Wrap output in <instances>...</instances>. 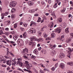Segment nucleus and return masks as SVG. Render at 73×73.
<instances>
[{"mask_svg": "<svg viewBox=\"0 0 73 73\" xmlns=\"http://www.w3.org/2000/svg\"><path fill=\"white\" fill-rule=\"evenodd\" d=\"M31 40L29 41V45H32V43L33 42V41L34 40L35 41H42V38H39V39L36 38V37L33 36L31 38H30Z\"/></svg>", "mask_w": 73, "mask_h": 73, "instance_id": "f257e3e1", "label": "nucleus"}, {"mask_svg": "<svg viewBox=\"0 0 73 73\" xmlns=\"http://www.w3.org/2000/svg\"><path fill=\"white\" fill-rule=\"evenodd\" d=\"M17 4L16 1H13L10 3V7H15Z\"/></svg>", "mask_w": 73, "mask_h": 73, "instance_id": "f03ea898", "label": "nucleus"}, {"mask_svg": "<svg viewBox=\"0 0 73 73\" xmlns=\"http://www.w3.org/2000/svg\"><path fill=\"white\" fill-rule=\"evenodd\" d=\"M62 30V28L59 27L57 29H55V32H57L58 33H60Z\"/></svg>", "mask_w": 73, "mask_h": 73, "instance_id": "7ed1b4c3", "label": "nucleus"}, {"mask_svg": "<svg viewBox=\"0 0 73 73\" xmlns=\"http://www.w3.org/2000/svg\"><path fill=\"white\" fill-rule=\"evenodd\" d=\"M59 57L60 58H63L65 57V54L63 52H61L59 55Z\"/></svg>", "mask_w": 73, "mask_h": 73, "instance_id": "20e7f679", "label": "nucleus"}, {"mask_svg": "<svg viewBox=\"0 0 73 73\" xmlns=\"http://www.w3.org/2000/svg\"><path fill=\"white\" fill-rule=\"evenodd\" d=\"M17 64H19V63L20 62H22V58H18L17 59Z\"/></svg>", "mask_w": 73, "mask_h": 73, "instance_id": "39448f33", "label": "nucleus"}, {"mask_svg": "<svg viewBox=\"0 0 73 73\" xmlns=\"http://www.w3.org/2000/svg\"><path fill=\"white\" fill-rule=\"evenodd\" d=\"M6 64L7 65H9V66H11L12 65V61L11 60H9L7 61Z\"/></svg>", "mask_w": 73, "mask_h": 73, "instance_id": "423d86ee", "label": "nucleus"}, {"mask_svg": "<svg viewBox=\"0 0 73 73\" xmlns=\"http://www.w3.org/2000/svg\"><path fill=\"white\" fill-rule=\"evenodd\" d=\"M27 69L28 70H30L31 69V67H32V64H29L28 65H27Z\"/></svg>", "mask_w": 73, "mask_h": 73, "instance_id": "0eeeda50", "label": "nucleus"}, {"mask_svg": "<svg viewBox=\"0 0 73 73\" xmlns=\"http://www.w3.org/2000/svg\"><path fill=\"white\" fill-rule=\"evenodd\" d=\"M60 67L62 69H63L65 67V64L64 63H61L60 64Z\"/></svg>", "mask_w": 73, "mask_h": 73, "instance_id": "6e6552de", "label": "nucleus"}, {"mask_svg": "<svg viewBox=\"0 0 73 73\" xmlns=\"http://www.w3.org/2000/svg\"><path fill=\"white\" fill-rule=\"evenodd\" d=\"M33 53H35L36 55H38V52L36 49H35L34 50Z\"/></svg>", "mask_w": 73, "mask_h": 73, "instance_id": "1a4fd4ad", "label": "nucleus"}, {"mask_svg": "<svg viewBox=\"0 0 73 73\" xmlns=\"http://www.w3.org/2000/svg\"><path fill=\"white\" fill-rule=\"evenodd\" d=\"M55 53H56V51L54 50H53L51 52V55L52 56H54V55L55 54Z\"/></svg>", "mask_w": 73, "mask_h": 73, "instance_id": "9d476101", "label": "nucleus"}, {"mask_svg": "<svg viewBox=\"0 0 73 73\" xmlns=\"http://www.w3.org/2000/svg\"><path fill=\"white\" fill-rule=\"evenodd\" d=\"M28 4L29 5H30V6H31V5H33V2H32L31 1H29Z\"/></svg>", "mask_w": 73, "mask_h": 73, "instance_id": "9b49d317", "label": "nucleus"}, {"mask_svg": "<svg viewBox=\"0 0 73 73\" xmlns=\"http://www.w3.org/2000/svg\"><path fill=\"white\" fill-rule=\"evenodd\" d=\"M67 65H69L70 66H73V62H68L67 63Z\"/></svg>", "mask_w": 73, "mask_h": 73, "instance_id": "f8f14e48", "label": "nucleus"}, {"mask_svg": "<svg viewBox=\"0 0 73 73\" xmlns=\"http://www.w3.org/2000/svg\"><path fill=\"white\" fill-rule=\"evenodd\" d=\"M71 39L70 38H67L66 40V42H67V43H69L70 41V40Z\"/></svg>", "mask_w": 73, "mask_h": 73, "instance_id": "ddd939ff", "label": "nucleus"}, {"mask_svg": "<svg viewBox=\"0 0 73 73\" xmlns=\"http://www.w3.org/2000/svg\"><path fill=\"white\" fill-rule=\"evenodd\" d=\"M60 40L61 41H64V35H63L61 36Z\"/></svg>", "mask_w": 73, "mask_h": 73, "instance_id": "4468645a", "label": "nucleus"}, {"mask_svg": "<svg viewBox=\"0 0 73 73\" xmlns=\"http://www.w3.org/2000/svg\"><path fill=\"white\" fill-rule=\"evenodd\" d=\"M43 36L44 38H46L48 37V35L45 33H43Z\"/></svg>", "mask_w": 73, "mask_h": 73, "instance_id": "2eb2a0df", "label": "nucleus"}, {"mask_svg": "<svg viewBox=\"0 0 73 73\" xmlns=\"http://www.w3.org/2000/svg\"><path fill=\"white\" fill-rule=\"evenodd\" d=\"M56 36V34L54 33H53L51 34L52 38H54Z\"/></svg>", "mask_w": 73, "mask_h": 73, "instance_id": "dca6fc26", "label": "nucleus"}, {"mask_svg": "<svg viewBox=\"0 0 73 73\" xmlns=\"http://www.w3.org/2000/svg\"><path fill=\"white\" fill-rule=\"evenodd\" d=\"M23 51L24 52H25L26 53H28V48H26L25 49L23 50Z\"/></svg>", "mask_w": 73, "mask_h": 73, "instance_id": "f3484780", "label": "nucleus"}, {"mask_svg": "<svg viewBox=\"0 0 73 73\" xmlns=\"http://www.w3.org/2000/svg\"><path fill=\"white\" fill-rule=\"evenodd\" d=\"M23 36L24 37V38H26L27 37V33H24L23 34Z\"/></svg>", "mask_w": 73, "mask_h": 73, "instance_id": "a211bd4d", "label": "nucleus"}, {"mask_svg": "<svg viewBox=\"0 0 73 73\" xmlns=\"http://www.w3.org/2000/svg\"><path fill=\"white\" fill-rule=\"evenodd\" d=\"M38 36H41V33L40 31H38L37 32Z\"/></svg>", "mask_w": 73, "mask_h": 73, "instance_id": "6ab92c4d", "label": "nucleus"}, {"mask_svg": "<svg viewBox=\"0 0 73 73\" xmlns=\"http://www.w3.org/2000/svg\"><path fill=\"white\" fill-rule=\"evenodd\" d=\"M15 10H16V9L15 8L12 9L11 11V13H14V12H15Z\"/></svg>", "mask_w": 73, "mask_h": 73, "instance_id": "aec40b11", "label": "nucleus"}, {"mask_svg": "<svg viewBox=\"0 0 73 73\" xmlns=\"http://www.w3.org/2000/svg\"><path fill=\"white\" fill-rule=\"evenodd\" d=\"M11 43L13 45V46H15L16 45V44H15V42H13L12 41H11Z\"/></svg>", "mask_w": 73, "mask_h": 73, "instance_id": "412c9836", "label": "nucleus"}, {"mask_svg": "<svg viewBox=\"0 0 73 73\" xmlns=\"http://www.w3.org/2000/svg\"><path fill=\"white\" fill-rule=\"evenodd\" d=\"M25 64L26 66H27V65L29 64V62L28 61H25Z\"/></svg>", "mask_w": 73, "mask_h": 73, "instance_id": "4be33fe9", "label": "nucleus"}, {"mask_svg": "<svg viewBox=\"0 0 73 73\" xmlns=\"http://www.w3.org/2000/svg\"><path fill=\"white\" fill-rule=\"evenodd\" d=\"M68 29H69L68 28H66L65 30V32L66 33H69V31H68Z\"/></svg>", "mask_w": 73, "mask_h": 73, "instance_id": "5701e85b", "label": "nucleus"}, {"mask_svg": "<svg viewBox=\"0 0 73 73\" xmlns=\"http://www.w3.org/2000/svg\"><path fill=\"white\" fill-rule=\"evenodd\" d=\"M38 21H37V23H39L41 21V19L40 17H39L38 18Z\"/></svg>", "mask_w": 73, "mask_h": 73, "instance_id": "b1692460", "label": "nucleus"}, {"mask_svg": "<svg viewBox=\"0 0 73 73\" xmlns=\"http://www.w3.org/2000/svg\"><path fill=\"white\" fill-rule=\"evenodd\" d=\"M22 53L23 55H24V56H27V53H26V52H24V51L23 52H22Z\"/></svg>", "mask_w": 73, "mask_h": 73, "instance_id": "393cba45", "label": "nucleus"}, {"mask_svg": "<svg viewBox=\"0 0 73 73\" xmlns=\"http://www.w3.org/2000/svg\"><path fill=\"white\" fill-rule=\"evenodd\" d=\"M18 38V37L17 36H14L13 37V38L15 40H17V38Z\"/></svg>", "mask_w": 73, "mask_h": 73, "instance_id": "a878e982", "label": "nucleus"}, {"mask_svg": "<svg viewBox=\"0 0 73 73\" xmlns=\"http://www.w3.org/2000/svg\"><path fill=\"white\" fill-rule=\"evenodd\" d=\"M8 13V12H6L5 13H3V14H4V16H7V15H8V13Z\"/></svg>", "mask_w": 73, "mask_h": 73, "instance_id": "bb28decb", "label": "nucleus"}, {"mask_svg": "<svg viewBox=\"0 0 73 73\" xmlns=\"http://www.w3.org/2000/svg\"><path fill=\"white\" fill-rule=\"evenodd\" d=\"M19 66H23V64L22 63V62L19 63Z\"/></svg>", "mask_w": 73, "mask_h": 73, "instance_id": "cd10ccee", "label": "nucleus"}, {"mask_svg": "<svg viewBox=\"0 0 73 73\" xmlns=\"http://www.w3.org/2000/svg\"><path fill=\"white\" fill-rule=\"evenodd\" d=\"M62 19L61 18H59L58 21H59V22H60V23H61V22L62 21Z\"/></svg>", "mask_w": 73, "mask_h": 73, "instance_id": "c85d7f7f", "label": "nucleus"}, {"mask_svg": "<svg viewBox=\"0 0 73 73\" xmlns=\"http://www.w3.org/2000/svg\"><path fill=\"white\" fill-rule=\"evenodd\" d=\"M51 40V38L50 37H48L46 38L45 40Z\"/></svg>", "mask_w": 73, "mask_h": 73, "instance_id": "c756f323", "label": "nucleus"}, {"mask_svg": "<svg viewBox=\"0 0 73 73\" xmlns=\"http://www.w3.org/2000/svg\"><path fill=\"white\" fill-rule=\"evenodd\" d=\"M53 27V23H52V24L50 26V28H52Z\"/></svg>", "mask_w": 73, "mask_h": 73, "instance_id": "7c9ffc66", "label": "nucleus"}, {"mask_svg": "<svg viewBox=\"0 0 73 73\" xmlns=\"http://www.w3.org/2000/svg\"><path fill=\"white\" fill-rule=\"evenodd\" d=\"M30 39H27L26 42L27 43V44H28V42H29V41H30Z\"/></svg>", "mask_w": 73, "mask_h": 73, "instance_id": "2f4dec72", "label": "nucleus"}, {"mask_svg": "<svg viewBox=\"0 0 73 73\" xmlns=\"http://www.w3.org/2000/svg\"><path fill=\"white\" fill-rule=\"evenodd\" d=\"M17 26V23H15L14 25V28H16V27Z\"/></svg>", "mask_w": 73, "mask_h": 73, "instance_id": "473e14b6", "label": "nucleus"}, {"mask_svg": "<svg viewBox=\"0 0 73 73\" xmlns=\"http://www.w3.org/2000/svg\"><path fill=\"white\" fill-rule=\"evenodd\" d=\"M29 33L30 34H31V33H33V31L32 30H31V29L29 31Z\"/></svg>", "mask_w": 73, "mask_h": 73, "instance_id": "72a5a7b5", "label": "nucleus"}, {"mask_svg": "<svg viewBox=\"0 0 73 73\" xmlns=\"http://www.w3.org/2000/svg\"><path fill=\"white\" fill-rule=\"evenodd\" d=\"M57 4L58 3V5H60V4H61V2H60V1H57V2H56Z\"/></svg>", "mask_w": 73, "mask_h": 73, "instance_id": "f704fd0d", "label": "nucleus"}, {"mask_svg": "<svg viewBox=\"0 0 73 73\" xmlns=\"http://www.w3.org/2000/svg\"><path fill=\"white\" fill-rule=\"evenodd\" d=\"M57 3H56L54 5V8H57Z\"/></svg>", "mask_w": 73, "mask_h": 73, "instance_id": "c9c22d12", "label": "nucleus"}, {"mask_svg": "<svg viewBox=\"0 0 73 73\" xmlns=\"http://www.w3.org/2000/svg\"><path fill=\"white\" fill-rule=\"evenodd\" d=\"M1 16L2 17H1L2 19H3L4 18V14L2 13L1 14Z\"/></svg>", "mask_w": 73, "mask_h": 73, "instance_id": "e433bc0d", "label": "nucleus"}, {"mask_svg": "<svg viewBox=\"0 0 73 73\" xmlns=\"http://www.w3.org/2000/svg\"><path fill=\"white\" fill-rule=\"evenodd\" d=\"M40 65L42 67V68H45V66H44V65H43V64H40Z\"/></svg>", "mask_w": 73, "mask_h": 73, "instance_id": "4c0bfd02", "label": "nucleus"}, {"mask_svg": "<svg viewBox=\"0 0 73 73\" xmlns=\"http://www.w3.org/2000/svg\"><path fill=\"white\" fill-rule=\"evenodd\" d=\"M42 52L43 54H44L46 53V50H44Z\"/></svg>", "mask_w": 73, "mask_h": 73, "instance_id": "58836bf2", "label": "nucleus"}, {"mask_svg": "<svg viewBox=\"0 0 73 73\" xmlns=\"http://www.w3.org/2000/svg\"><path fill=\"white\" fill-rule=\"evenodd\" d=\"M66 9H64L63 10H62L61 12L62 13H64V12H65V11Z\"/></svg>", "mask_w": 73, "mask_h": 73, "instance_id": "ea45409f", "label": "nucleus"}, {"mask_svg": "<svg viewBox=\"0 0 73 73\" xmlns=\"http://www.w3.org/2000/svg\"><path fill=\"white\" fill-rule=\"evenodd\" d=\"M55 69V68H54V67H52V68H51V70H52V71H54Z\"/></svg>", "mask_w": 73, "mask_h": 73, "instance_id": "a19ab883", "label": "nucleus"}, {"mask_svg": "<svg viewBox=\"0 0 73 73\" xmlns=\"http://www.w3.org/2000/svg\"><path fill=\"white\" fill-rule=\"evenodd\" d=\"M23 57L25 58L26 59H28V57H27V55H25L23 56Z\"/></svg>", "mask_w": 73, "mask_h": 73, "instance_id": "79ce46f5", "label": "nucleus"}, {"mask_svg": "<svg viewBox=\"0 0 73 73\" xmlns=\"http://www.w3.org/2000/svg\"><path fill=\"white\" fill-rule=\"evenodd\" d=\"M50 48L51 49H54V47H53V46H50Z\"/></svg>", "mask_w": 73, "mask_h": 73, "instance_id": "37998d69", "label": "nucleus"}, {"mask_svg": "<svg viewBox=\"0 0 73 73\" xmlns=\"http://www.w3.org/2000/svg\"><path fill=\"white\" fill-rule=\"evenodd\" d=\"M20 29L22 31H24V29L23 28H20Z\"/></svg>", "mask_w": 73, "mask_h": 73, "instance_id": "c03bdc74", "label": "nucleus"}, {"mask_svg": "<svg viewBox=\"0 0 73 73\" xmlns=\"http://www.w3.org/2000/svg\"><path fill=\"white\" fill-rule=\"evenodd\" d=\"M33 64L35 65H37V63H36L35 62H33Z\"/></svg>", "mask_w": 73, "mask_h": 73, "instance_id": "a18cd8bd", "label": "nucleus"}, {"mask_svg": "<svg viewBox=\"0 0 73 73\" xmlns=\"http://www.w3.org/2000/svg\"><path fill=\"white\" fill-rule=\"evenodd\" d=\"M32 58H36V57L34 55H32L31 56Z\"/></svg>", "mask_w": 73, "mask_h": 73, "instance_id": "49530a36", "label": "nucleus"}, {"mask_svg": "<svg viewBox=\"0 0 73 73\" xmlns=\"http://www.w3.org/2000/svg\"><path fill=\"white\" fill-rule=\"evenodd\" d=\"M10 33H11V34H12L13 35V34H15V32L14 31H13L10 32Z\"/></svg>", "mask_w": 73, "mask_h": 73, "instance_id": "de8ad7c7", "label": "nucleus"}, {"mask_svg": "<svg viewBox=\"0 0 73 73\" xmlns=\"http://www.w3.org/2000/svg\"><path fill=\"white\" fill-rule=\"evenodd\" d=\"M5 35H6V36H8V35H9V33H5Z\"/></svg>", "mask_w": 73, "mask_h": 73, "instance_id": "09e8293b", "label": "nucleus"}, {"mask_svg": "<svg viewBox=\"0 0 73 73\" xmlns=\"http://www.w3.org/2000/svg\"><path fill=\"white\" fill-rule=\"evenodd\" d=\"M18 44H20V42H21V41H19V40H17V41Z\"/></svg>", "mask_w": 73, "mask_h": 73, "instance_id": "8fccbe9b", "label": "nucleus"}, {"mask_svg": "<svg viewBox=\"0 0 73 73\" xmlns=\"http://www.w3.org/2000/svg\"><path fill=\"white\" fill-rule=\"evenodd\" d=\"M58 65V63H56L55 64V68H57V66Z\"/></svg>", "mask_w": 73, "mask_h": 73, "instance_id": "3c124183", "label": "nucleus"}, {"mask_svg": "<svg viewBox=\"0 0 73 73\" xmlns=\"http://www.w3.org/2000/svg\"><path fill=\"white\" fill-rule=\"evenodd\" d=\"M23 70L24 71H25V72H28V71H29V70H28L25 69H24Z\"/></svg>", "mask_w": 73, "mask_h": 73, "instance_id": "603ef678", "label": "nucleus"}, {"mask_svg": "<svg viewBox=\"0 0 73 73\" xmlns=\"http://www.w3.org/2000/svg\"><path fill=\"white\" fill-rule=\"evenodd\" d=\"M32 13H33V12H35V9H33L31 10Z\"/></svg>", "mask_w": 73, "mask_h": 73, "instance_id": "864d4df0", "label": "nucleus"}, {"mask_svg": "<svg viewBox=\"0 0 73 73\" xmlns=\"http://www.w3.org/2000/svg\"><path fill=\"white\" fill-rule=\"evenodd\" d=\"M68 50H69L70 51V52H72V49H71L70 48H68Z\"/></svg>", "mask_w": 73, "mask_h": 73, "instance_id": "5fc2aeb1", "label": "nucleus"}, {"mask_svg": "<svg viewBox=\"0 0 73 73\" xmlns=\"http://www.w3.org/2000/svg\"><path fill=\"white\" fill-rule=\"evenodd\" d=\"M40 73H44V72H43V71L42 70H40Z\"/></svg>", "mask_w": 73, "mask_h": 73, "instance_id": "6e6d98bb", "label": "nucleus"}, {"mask_svg": "<svg viewBox=\"0 0 73 73\" xmlns=\"http://www.w3.org/2000/svg\"><path fill=\"white\" fill-rule=\"evenodd\" d=\"M7 25H9V24L10 23V21H7Z\"/></svg>", "mask_w": 73, "mask_h": 73, "instance_id": "4d7b16f0", "label": "nucleus"}, {"mask_svg": "<svg viewBox=\"0 0 73 73\" xmlns=\"http://www.w3.org/2000/svg\"><path fill=\"white\" fill-rule=\"evenodd\" d=\"M0 32L1 33L3 34V35L5 34V33H3V31L1 30H0Z\"/></svg>", "mask_w": 73, "mask_h": 73, "instance_id": "13d9d810", "label": "nucleus"}, {"mask_svg": "<svg viewBox=\"0 0 73 73\" xmlns=\"http://www.w3.org/2000/svg\"><path fill=\"white\" fill-rule=\"evenodd\" d=\"M32 46H34V45H35V43L33 42V41L32 44Z\"/></svg>", "mask_w": 73, "mask_h": 73, "instance_id": "bf43d9fd", "label": "nucleus"}, {"mask_svg": "<svg viewBox=\"0 0 73 73\" xmlns=\"http://www.w3.org/2000/svg\"><path fill=\"white\" fill-rule=\"evenodd\" d=\"M38 14H35V15H34V16H38Z\"/></svg>", "mask_w": 73, "mask_h": 73, "instance_id": "052dcab7", "label": "nucleus"}, {"mask_svg": "<svg viewBox=\"0 0 73 73\" xmlns=\"http://www.w3.org/2000/svg\"><path fill=\"white\" fill-rule=\"evenodd\" d=\"M48 3L49 4H50V3H51V1L49 0L48 1Z\"/></svg>", "mask_w": 73, "mask_h": 73, "instance_id": "680f3d73", "label": "nucleus"}, {"mask_svg": "<svg viewBox=\"0 0 73 73\" xmlns=\"http://www.w3.org/2000/svg\"><path fill=\"white\" fill-rule=\"evenodd\" d=\"M31 31H33L34 30H35V28H32L30 29Z\"/></svg>", "mask_w": 73, "mask_h": 73, "instance_id": "e2e57ef3", "label": "nucleus"}, {"mask_svg": "<svg viewBox=\"0 0 73 73\" xmlns=\"http://www.w3.org/2000/svg\"><path fill=\"white\" fill-rule=\"evenodd\" d=\"M45 15L47 16H49V13H46L45 14Z\"/></svg>", "mask_w": 73, "mask_h": 73, "instance_id": "0e129e2a", "label": "nucleus"}, {"mask_svg": "<svg viewBox=\"0 0 73 73\" xmlns=\"http://www.w3.org/2000/svg\"><path fill=\"white\" fill-rule=\"evenodd\" d=\"M67 73H72V72L70 71H67Z\"/></svg>", "mask_w": 73, "mask_h": 73, "instance_id": "69168bd1", "label": "nucleus"}, {"mask_svg": "<svg viewBox=\"0 0 73 73\" xmlns=\"http://www.w3.org/2000/svg\"><path fill=\"white\" fill-rule=\"evenodd\" d=\"M2 66L3 67H7V66L2 64Z\"/></svg>", "mask_w": 73, "mask_h": 73, "instance_id": "338daca9", "label": "nucleus"}, {"mask_svg": "<svg viewBox=\"0 0 73 73\" xmlns=\"http://www.w3.org/2000/svg\"><path fill=\"white\" fill-rule=\"evenodd\" d=\"M7 70H10V68L9 67H8L7 68Z\"/></svg>", "mask_w": 73, "mask_h": 73, "instance_id": "774afa93", "label": "nucleus"}]
</instances>
